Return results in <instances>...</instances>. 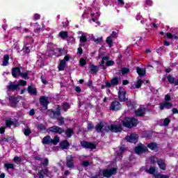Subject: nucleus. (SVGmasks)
I'll list each match as a JSON object with an SVG mask.
<instances>
[{"instance_id": "obj_1", "label": "nucleus", "mask_w": 178, "mask_h": 178, "mask_svg": "<svg viewBox=\"0 0 178 178\" xmlns=\"http://www.w3.org/2000/svg\"><path fill=\"white\" fill-rule=\"evenodd\" d=\"M62 108H60V105H57L56 108V111L52 108L48 109L46 112V115L50 118V119H57L58 126H63L65 124V118L60 117L62 115Z\"/></svg>"}, {"instance_id": "obj_2", "label": "nucleus", "mask_w": 178, "mask_h": 178, "mask_svg": "<svg viewBox=\"0 0 178 178\" xmlns=\"http://www.w3.org/2000/svg\"><path fill=\"white\" fill-rule=\"evenodd\" d=\"M122 123L124 127H127V129H133V127H137V125L140 122L138 121V119L133 117H125L124 120L122 121Z\"/></svg>"}, {"instance_id": "obj_3", "label": "nucleus", "mask_w": 178, "mask_h": 178, "mask_svg": "<svg viewBox=\"0 0 178 178\" xmlns=\"http://www.w3.org/2000/svg\"><path fill=\"white\" fill-rule=\"evenodd\" d=\"M118 170L116 168L104 169L99 172V176H103V177L109 178L113 175H116Z\"/></svg>"}, {"instance_id": "obj_4", "label": "nucleus", "mask_w": 178, "mask_h": 178, "mask_svg": "<svg viewBox=\"0 0 178 178\" xmlns=\"http://www.w3.org/2000/svg\"><path fill=\"white\" fill-rule=\"evenodd\" d=\"M47 131L48 133H54V134H63L65 133L63 128L56 125L49 127Z\"/></svg>"}, {"instance_id": "obj_5", "label": "nucleus", "mask_w": 178, "mask_h": 178, "mask_svg": "<svg viewBox=\"0 0 178 178\" xmlns=\"http://www.w3.org/2000/svg\"><path fill=\"white\" fill-rule=\"evenodd\" d=\"M146 172H147V173L149 175H154V178H169V177L166 175L155 174V172H156L155 167L151 166L148 170H146Z\"/></svg>"}, {"instance_id": "obj_6", "label": "nucleus", "mask_w": 178, "mask_h": 178, "mask_svg": "<svg viewBox=\"0 0 178 178\" xmlns=\"http://www.w3.org/2000/svg\"><path fill=\"white\" fill-rule=\"evenodd\" d=\"M110 111H113L114 112H118V111H120L122 109V104L118 100H114L112 102L109 106Z\"/></svg>"}, {"instance_id": "obj_7", "label": "nucleus", "mask_w": 178, "mask_h": 178, "mask_svg": "<svg viewBox=\"0 0 178 178\" xmlns=\"http://www.w3.org/2000/svg\"><path fill=\"white\" fill-rule=\"evenodd\" d=\"M135 152L137 155H141V154H144V152H149V150L146 146L140 143L135 147Z\"/></svg>"}, {"instance_id": "obj_8", "label": "nucleus", "mask_w": 178, "mask_h": 178, "mask_svg": "<svg viewBox=\"0 0 178 178\" xmlns=\"http://www.w3.org/2000/svg\"><path fill=\"white\" fill-rule=\"evenodd\" d=\"M81 145L86 149H95L97 148V145L95 143L86 140L81 141Z\"/></svg>"}, {"instance_id": "obj_9", "label": "nucleus", "mask_w": 178, "mask_h": 178, "mask_svg": "<svg viewBox=\"0 0 178 178\" xmlns=\"http://www.w3.org/2000/svg\"><path fill=\"white\" fill-rule=\"evenodd\" d=\"M115 38H118V33L116 31H113L111 35L106 38V44L108 45H112V44H113V40Z\"/></svg>"}, {"instance_id": "obj_10", "label": "nucleus", "mask_w": 178, "mask_h": 178, "mask_svg": "<svg viewBox=\"0 0 178 178\" xmlns=\"http://www.w3.org/2000/svg\"><path fill=\"white\" fill-rule=\"evenodd\" d=\"M19 98H20V96H12V95H9L8 97V99L9 101V102L11 104V106H16V105H17V104H19Z\"/></svg>"}, {"instance_id": "obj_11", "label": "nucleus", "mask_w": 178, "mask_h": 178, "mask_svg": "<svg viewBox=\"0 0 178 178\" xmlns=\"http://www.w3.org/2000/svg\"><path fill=\"white\" fill-rule=\"evenodd\" d=\"M127 95V92L126 90H119L118 91V99L120 102H126L127 101V98L126 95Z\"/></svg>"}, {"instance_id": "obj_12", "label": "nucleus", "mask_w": 178, "mask_h": 178, "mask_svg": "<svg viewBox=\"0 0 178 178\" xmlns=\"http://www.w3.org/2000/svg\"><path fill=\"white\" fill-rule=\"evenodd\" d=\"M110 130L111 133H122V131H123V128L122 127V124H111Z\"/></svg>"}, {"instance_id": "obj_13", "label": "nucleus", "mask_w": 178, "mask_h": 178, "mask_svg": "<svg viewBox=\"0 0 178 178\" xmlns=\"http://www.w3.org/2000/svg\"><path fill=\"white\" fill-rule=\"evenodd\" d=\"M147 112V108L145 107H140L137 110H135V115L137 118H143Z\"/></svg>"}, {"instance_id": "obj_14", "label": "nucleus", "mask_w": 178, "mask_h": 178, "mask_svg": "<svg viewBox=\"0 0 178 178\" xmlns=\"http://www.w3.org/2000/svg\"><path fill=\"white\" fill-rule=\"evenodd\" d=\"M66 166L70 168H74V159L72 155L66 157Z\"/></svg>"}, {"instance_id": "obj_15", "label": "nucleus", "mask_w": 178, "mask_h": 178, "mask_svg": "<svg viewBox=\"0 0 178 178\" xmlns=\"http://www.w3.org/2000/svg\"><path fill=\"white\" fill-rule=\"evenodd\" d=\"M126 140L128 141V143H134V144H136V143L138 141V136L134 134H132L130 136H127Z\"/></svg>"}, {"instance_id": "obj_16", "label": "nucleus", "mask_w": 178, "mask_h": 178, "mask_svg": "<svg viewBox=\"0 0 178 178\" xmlns=\"http://www.w3.org/2000/svg\"><path fill=\"white\" fill-rule=\"evenodd\" d=\"M8 91L15 92L16 90H20L19 85L13 83V82H10L8 86H7Z\"/></svg>"}, {"instance_id": "obj_17", "label": "nucleus", "mask_w": 178, "mask_h": 178, "mask_svg": "<svg viewBox=\"0 0 178 178\" xmlns=\"http://www.w3.org/2000/svg\"><path fill=\"white\" fill-rule=\"evenodd\" d=\"M173 106V104L169 102H165L164 103L160 104L159 109L160 111H163L165 108L166 109H170Z\"/></svg>"}, {"instance_id": "obj_18", "label": "nucleus", "mask_w": 178, "mask_h": 178, "mask_svg": "<svg viewBox=\"0 0 178 178\" xmlns=\"http://www.w3.org/2000/svg\"><path fill=\"white\" fill-rule=\"evenodd\" d=\"M157 165L161 170H166V163H165V160L163 159H157Z\"/></svg>"}, {"instance_id": "obj_19", "label": "nucleus", "mask_w": 178, "mask_h": 178, "mask_svg": "<svg viewBox=\"0 0 178 178\" xmlns=\"http://www.w3.org/2000/svg\"><path fill=\"white\" fill-rule=\"evenodd\" d=\"M60 147L62 148V149H69L70 143H69L67 140H64L60 143Z\"/></svg>"}, {"instance_id": "obj_20", "label": "nucleus", "mask_w": 178, "mask_h": 178, "mask_svg": "<svg viewBox=\"0 0 178 178\" xmlns=\"http://www.w3.org/2000/svg\"><path fill=\"white\" fill-rule=\"evenodd\" d=\"M104 127V122L101 121L97 124L95 125V130L97 133H103Z\"/></svg>"}, {"instance_id": "obj_21", "label": "nucleus", "mask_w": 178, "mask_h": 178, "mask_svg": "<svg viewBox=\"0 0 178 178\" xmlns=\"http://www.w3.org/2000/svg\"><path fill=\"white\" fill-rule=\"evenodd\" d=\"M16 124H17V120H15V122L12 120V118L6 120V127H9V129H10V126H14V127H16Z\"/></svg>"}, {"instance_id": "obj_22", "label": "nucleus", "mask_w": 178, "mask_h": 178, "mask_svg": "<svg viewBox=\"0 0 178 178\" xmlns=\"http://www.w3.org/2000/svg\"><path fill=\"white\" fill-rule=\"evenodd\" d=\"M136 72L139 77H144L145 76V73H147L145 68H140L139 67H136Z\"/></svg>"}, {"instance_id": "obj_23", "label": "nucleus", "mask_w": 178, "mask_h": 178, "mask_svg": "<svg viewBox=\"0 0 178 178\" xmlns=\"http://www.w3.org/2000/svg\"><path fill=\"white\" fill-rule=\"evenodd\" d=\"M40 104L42 106H43L44 105H47V104H49V100H48V97H45V96H42L40 97V99H39Z\"/></svg>"}, {"instance_id": "obj_24", "label": "nucleus", "mask_w": 178, "mask_h": 178, "mask_svg": "<svg viewBox=\"0 0 178 178\" xmlns=\"http://www.w3.org/2000/svg\"><path fill=\"white\" fill-rule=\"evenodd\" d=\"M21 72L22 71L20 70V67H13L12 69V76H13V77L16 79V77H17V73L19 76Z\"/></svg>"}, {"instance_id": "obj_25", "label": "nucleus", "mask_w": 178, "mask_h": 178, "mask_svg": "<svg viewBox=\"0 0 178 178\" xmlns=\"http://www.w3.org/2000/svg\"><path fill=\"white\" fill-rule=\"evenodd\" d=\"M125 102L128 108H131L132 109H134V108H136V102L134 101H131V99H129V97L127 98Z\"/></svg>"}, {"instance_id": "obj_26", "label": "nucleus", "mask_w": 178, "mask_h": 178, "mask_svg": "<svg viewBox=\"0 0 178 178\" xmlns=\"http://www.w3.org/2000/svg\"><path fill=\"white\" fill-rule=\"evenodd\" d=\"M27 91L31 95H37V88L33 87L32 86H28Z\"/></svg>"}, {"instance_id": "obj_27", "label": "nucleus", "mask_w": 178, "mask_h": 178, "mask_svg": "<svg viewBox=\"0 0 178 178\" xmlns=\"http://www.w3.org/2000/svg\"><path fill=\"white\" fill-rule=\"evenodd\" d=\"M64 133L65 134V136L67 137V138H72V136L74 134V129L72 128H67Z\"/></svg>"}, {"instance_id": "obj_28", "label": "nucleus", "mask_w": 178, "mask_h": 178, "mask_svg": "<svg viewBox=\"0 0 178 178\" xmlns=\"http://www.w3.org/2000/svg\"><path fill=\"white\" fill-rule=\"evenodd\" d=\"M90 70L93 74H97L99 70V65H95L94 64H92L90 65Z\"/></svg>"}, {"instance_id": "obj_29", "label": "nucleus", "mask_w": 178, "mask_h": 178, "mask_svg": "<svg viewBox=\"0 0 178 178\" xmlns=\"http://www.w3.org/2000/svg\"><path fill=\"white\" fill-rule=\"evenodd\" d=\"M109 59V56H103L102 58V62L99 64V67H101L103 70H106V66L105 65V60H108Z\"/></svg>"}, {"instance_id": "obj_30", "label": "nucleus", "mask_w": 178, "mask_h": 178, "mask_svg": "<svg viewBox=\"0 0 178 178\" xmlns=\"http://www.w3.org/2000/svg\"><path fill=\"white\" fill-rule=\"evenodd\" d=\"M58 37H60L62 40H66L69 37V33L66 31H61L58 33Z\"/></svg>"}, {"instance_id": "obj_31", "label": "nucleus", "mask_w": 178, "mask_h": 178, "mask_svg": "<svg viewBox=\"0 0 178 178\" xmlns=\"http://www.w3.org/2000/svg\"><path fill=\"white\" fill-rule=\"evenodd\" d=\"M42 144H47L49 145V144H52V138H51L50 136H46L43 138Z\"/></svg>"}, {"instance_id": "obj_32", "label": "nucleus", "mask_w": 178, "mask_h": 178, "mask_svg": "<svg viewBox=\"0 0 178 178\" xmlns=\"http://www.w3.org/2000/svg\"><path fill=\"white\" fill-rule=\"evenodd\" d=\"M147 147L152 151H155L156 149H158V144H156V143L152 142L147 144Z\"/></svg>"}, {"instance_id": "obj_33", "label": "nucleus", "mask_w": 178, "mask_h": 178, "mask_svg": "<svg viewBox=\"0 0 178 178\" xmlns=\"http://www.w3.org/2000/svg\"><path fill=\"white\" fill-rule=\"evenodd\" d=\"M164 38H168V40H178V35L176 34H172L170 33H165Z\"/></svg>"}, {"instance_id": "obj_34", "label": "nucleus", "mask_w": 178, "mask_h": 178, "mask_svg": "<svg viewBox=\"0 0 178 178\" xmlns=\"http://www.w3.org/2000/svg\"><path fill=\"white\" fill-rule=\"evenodd\" d=\"M24 42H26V45H31L34 42V39L32 37L26 36L24 39Z\"/></svg>"}, {"instance_id": "obj_35", "label": "nucleus", "mask_w": 178, "mask_h": 178, "mask_svg": "<svg viewBox=\"0 0 178 178\" xmlns=\"http://www.w3.org/2000/svg\"><path fill=\"white\" fill-rule=\"evenodd\" d=\"M13 137L10 136H6L4 138H2L0 140V143H9V141H13Z\"/></svg>"}, {"instance_id": "obj_36", "label": "nucleus", "mask_w": 178, "mask_h": 178, "mask_svg": "<svg viewBox=\"0 0 178 178\" xmlns=\"http://www.w3.org/2000/svg\"><path fill=\"white\" fill-rule=\"evenodd\" d=\"M9 55H4L2 66H8V65H9Z\"/></svg>"}, {"instance_id": "obj_37", "label": "nucleus", "mask_w": 178, "mask_h": 178, "mask_svg": "<svg viewBox=\"0 0 178 178\" xmlns=\"http://www.w3.org/2000/svg\"><path fill=\"white\" fill-rule=\"evenodd\" d=\"M167 79L168 83H170V84L175 85V83L176 82V79L173 76H172L171 74L168 75Z\"/></svg>"}, {"instance_id": "obj_38", "label": "nucleus", "mask_w": 178, "mask_h": 178, "mask_svg": "<svg viewBox=\"0 0 178 178\" xmlns=\"http://www.w3.org/2000/svg\"><path fill=\"white\" fill-rule=\"evenodd\" d=\"M67 44L71 45L76 44V40L73 36H68V38H67Z\"/></svg>"}, {"instance_id": "obj_39", "label": "nucleus", "mask_w": 178, "mask_h": 178, "mask_svg": "<svg viewBox=\"0 0 178 178\" xmlns=\"http://www.w3.org/2000/svg\"><path fill=\"white\" fill-rule=\"evenodd\" d=\"M65 67H66V62L61 60L58 66V70L60 71L65 70Z\"/></svg>"}, {"instance_id": "obj_40", "label": "nucleus", "mask_w": 178, "mask_h": 178, "mask_svg": "<svg viewBox=\"0 0 178 178\" xmlns=\"http://www.w3.org/2000/svg\"><path fill=\"white\" fill-rule=\"evenodd\" d=\"M105 83H106V85H102L101 86V89L102 90H104V89H105V88H111V87H112V83H111V82H109L108 81H106V82H105Z\"/></svg>"}, {"instance_id": "obj_41", "label": "nucleus", "mask_w": 178, "mask_h": 178, "mask_svg": "<svg viewBox=\"0 0 178 178\" xmlns=\"http://www.w3.org/2000/svg\"><path fill=\"white\" fill-rule=\"evenodd\" d=\"M68 109H70V104L67 102L63 103V111L64 112H67Z\"/></svg>"}, {"instance_id": "obj_42", "label": "nucleus", "mask_w": 178, "mask_h": 178, "mask_svg": "<svg viewBox=\"0 0 178 178\" xmlns=\"http://www.w3.org/2000/svg\"><path fill=\"white\" fill-rule=\"evenodd\" d=\"M4 168L7 169V170H9V169H12L13 170H15V164L13 163H6L4 164Z\"/></svg>"}, {"instance_id": "obj_43", "label": "nucleus", "mask_w": 178, "mask_h": 178, "mask_svg": "<svg viewBox=\"0 0 178 178\" xmlns=\"http://www.w3.org/2000/svg\"><path fill=\"white\" fill-rule=\"evenodd\" d=\"M58 51L60 56H63L67 54V49H65V48H60L58 49Z\"/></svg>"}, {"instance_id": "obj_44", "label": "nucleus", "mask_w": 178, "mask_h": 178, "mask_svg": "<svg viewBox=\"0 0 178 178\" xmlns=\"http://www.w3.org/2000/svg\"><path fill=\"white\" fill-rule=\"evenodd\" d=\"M111 86H118L119 84V79L118 77H114L111 81Z\"/></svg>"}, {"instance_id": "obj_45", "label": "nucleus", "mask_w": 178, "mask_h": 178, "mask_svg": "<svg viewBox=\"0 0 178 178\" xmlns=\"http://www.w3.org/2000/svg\"><path fill=\"white\" fill-rule=\"evenodd\" d=\"M158 158L155 157V156H152L149 157V161L152 165H155V163H157Z\"/></svg>"}, {"instance_id": "obj_46", "label": "nucleus", "mask_w": 178, "mask_h": 178, "mask_svg": "<svg viewBox=\"0 0 178 178\" xmlns=\"http://www.w3.org/2000/svg\"><path fill=\"white\" fill-rule=\"evenodd\" d=\"M79 65H80V66H81V67H84V66H86V65H87V60H86V59L81 58L79 60Z\"/></svg>"}, {"instance_id": "obj_47", "label": "nucleus", "mask_w": 178, "mask_h": 178, "mask_svg": "<svg viewBox=\"0 0 178 178\" xmlns=\"http://www.w3.org/2000/svg\"><path fill=\"white\" fill-rule=\"evenodd\" d=\"M130 72V69L127 68V67H123L121 70V73L122 74V76H124V74H127V73H129Z\"/></svg>"}, {"instance_id": "obj_48", "label": "nucleus", "mask_w": 178, "mask_h": 178, "mask_svg": "<svg viewBox=\"0 0 178 178\" xmlns=\"http://www.w3.org/2000/svg\"><path fill=\"white\" fill-rule=\"evenodd\" d=\"M19 76H21V77H22V79H24L25 80H28L29 79V73L28 72H20L19 73Z\"/></svg>"}, {"instance_id": "obj_49", "label": "nucleus", "mask_w": 178, "mask_h": 178, "mask_svg": "<svg viewBox=\"0 0 178 178\" xmlns=\"http://www.w3.org/2000/svg\"><path fill=\"white\" fill-rule=\"evenodd\" d=\"M13 161L15 162V163H17V165H19V163H20V162H22V158L15 156L13 159Z\"/></svg>"}, {"instance_id": "obj_50", "label": "nucleus", "mask_w": 178, "mask_h": 178, "mask_svg": "<svg viewBox=\"0 0 178 178\" xmlns=\"http://www.w3.org/2000/svg\"><path fill=\"white\" fill-rule=\"evenodd\" d=\"M19 84H17V86H19V87H20V86H22V87H24V86H27V81L22 79V80H19L18 81Z\"/></svg>"}, {"instance_id": "obj_51", "label": "nucleus", "mask_w": 178, "mask_h": 178, "mask_svg": "<svg viewBox=\"0 0 178 178\" xmlns=\"http://www.w3.org/2000/svg\"><path fill=\"white\" fill-rule=\"evenodd\" d=\"M24 136H26V137H29V136H30L31 134V129H30V128H27L24 130Z\"/></svg>"}, {"instance_id": "obj_52", "label": "nucleus", "mask_w": 178, "mask_h": 178, "mask_svg": "<svg viewBox=\"0 0 178 178\" xmlns=\"http://www.w3.org/2000/svg\"><path fill=\"white\" fill-rule=\"evenodd\" d=\"M38 130H40L41 131H42L44 130H47V127H45V125H44V124H39L38 125Z\"/></svg>"}, {"instance_id": "obj_53", "label": "nucleus", "mask_w": 178, "mask_h": 178, "mask_svg": "<svg viewBox=\"0 0 178 178\" xmlns=\"http://www.w3.org/2000/svg\"><path fill=\"white\" fill-rule=\"evenodd\" d=\"M143 86V80L138 79L136 84V88H140Z\"/></svg>"}, {"instance_id": "obj_54", "label": "nucleus", "mask_w": 178, "mask_h": 178, "mask_svg": "<svg viewBox=\"0 0 178 178\" xmlns=\"http://www.w3.org/2000/svg\"><path fill=\"white\" fill-rule=\"evenodd\" d=\"M169 123H170V118H165L164 119V121H163V126H165V127L169 126Z\"/></svg>"}, {"instance_id": "obj_55", "label": "nucleus", "mask_w": 178, "mask_h": 178, "mask_svg": "<svg viewBox=\"0 0 178 178\" xmlns=\"http://www.w3.org/2000/svg\"><path fill=\"white\" fill-rule=\"evenodd\" d=\"M80 42H82V44H84L85 42H87V37L86 35H81L80 37Z\"/></svg>"}, {"instance_id": "obj_56", "label": "nucleus", "mask_w": 178, "mask_h": 178, "mask_svg": "<svg viewBox=\"0 0 178 178\" xmlns=\"http://www.w3.org/2000/svg\"><path fill=\"white\" fill-rule=\"evenodd\" d=\"M58 143H59V137L55 136L54 140L52 139V144H54V145H56Z\"/></svg>"}, {"instance_id": "obj_57", "label": "nucleus", "mask_w": 178, "mask_h": 178, "mask_svg": "<svg viewBox=\"0 0 178 178\" xmlns=\"http://www.w3.org/2000/svg\"><path fill=\"white\" fill-rule=\"evenodd\" d=\"M81 165L83 166V168H88V166H90V161H84L82 162Z\"/></svg>"}, {"instance_id": "obj_58", "label": "nucleus", "mask_w": 178, "mask_h": 178, "mask_svg": "<svg viewBox=\"0 0 178 178\" xmlns=\"http://www.w3.org/2000/svg\"><path fill=\"white\" fill-rule=\"evenodd\" d=\"M94 42L97 44H101L102 42V37L98 38L97 39H93Z\"/></svg>"}, {"instance_id": "obj_59", "label": "nucleus", "mask_w": 178, "mask_h": 178, "mask_svg": "<svg viewBox=\"0 0 178 178\" xmlns=\"http://www.w3.org/2000/svg\"><path fill=\"white\" fill-rule=\"evenodd\" d=\"M43 166H48L49 165V160H48V158H45L44 160V162L42 163Z\"/></svg>"}, {"instance_id": "obj_60", "label": "nucleus", "mask_w": 178, "mask_h": 178, "mask_svg": "<svg viewBox=\"0 0 178 178\" xmlns=\"http://www.w3.org/2000/svg\"><path fill=\"white\" fill-rule=\"evenodd\" d=\"M115 65V62L113 60H108L106 63V66H113Z\"/></svg>"}, {"instance_id": "obj_61", "label": "nucleus", "mask_w": 178, "mask_h": 178, "mask_svg": "<svg viewBox=\"0 0 178 178\" xmlns=\"http://www.w3.org/2000/svg\"><path fill=\"white\" fill-rule=\"evenodd\" d=\"M87 129H88V131H91L92 130V129H94V125L92 124V123H89L88 124Z\"/></svg>"}, {"instance_id": "obj_62", "label": "nucleus", "mask_w": 178, "mask_h": 178, "mask_svg": "<svg viewBox=\"0 0 178 178\" xmlns=\"http://www.w3.org/2000/svg\"><path fill=\"white\" fill-rule=\"evenodd\" d=\"M164 99H165V102H169V101H170L172 99V97L169 95H165Z\"/></svg>"}, {"instance_id": "obj_63", "label": "nucleus", "mask_w": 178, "mask_h": 178, "mask_svg": "<svg viewBox=\"0 0 178 178\" xmlns=\"http://www.w3.org/2000/svg\"><path fill=\"white\" fill-rule=\"evenodd\" d=\"M145 3L148 6H152L154 3L152 2V0H145Z\"/></svg>"}, {"instance_id": "obj_64", "label": "nucleus", "mask_w": 178, "mask_h": 178, "mask_svg": "<svg viewBox=\"0 0 178 178\" xmlns=\"http://www.w3.org/2000/svg\"><path fill=\"white\" fill-rule=\"evenodd\" d=\"M163 49H165V47L163 46H161L160 48L157 49L156 51L157 54H161L162 51H163Z\"/></svg>"}]
</instances>
